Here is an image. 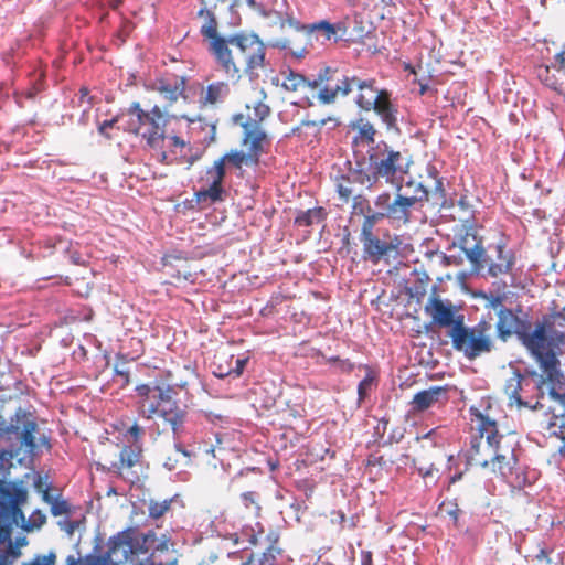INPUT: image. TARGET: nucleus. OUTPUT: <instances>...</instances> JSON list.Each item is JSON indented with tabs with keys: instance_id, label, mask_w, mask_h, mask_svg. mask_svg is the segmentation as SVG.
<instances>
[{
	"instance_id": "f257e3e1",
	"label": "nucleus",
	"mask_w": 565,
	"mask_h": 565,
	"mask_svg": "<svg viewBox=\"0 0 565 565\" xmlns=\"http://www.w3.org/2000/svg\"><path fill=\"white\" fill-rule=\"evenodd\" d=\"M413 160L395 150L384 140L370 146L366 154L356 159L351 170L353 180L367 189L374 188L381 180L392 185L396 193L406 186L404 177L409 173Z\"/></svg>"
},
{
	"instance_id": "f03ea898",
	"label": "nucleus",
	"mask_w": 565,
	"mask_h": 565,
	"mask_svg": "<svg viewBox=\"0 0 565 565\" xmlns=\"http://www.w3.org/2000/svg\"><path fill=\"white\" fill-rule=\"evenodd\" d=\"M406 188L414 186L412 195L395 193L394 198L388 192H383L374 199L376 212L365 215L361 235L373 234L374 226L382 218H387L393 225H405L411 222L412 209L428 201V190L420 182L409 179Z\"/></svg>"
},
{
	"instance_id": "7ed1b4c3",
	"label": "nucleus",
	"mask_w": 565,
	"mask_h": 565,
	"mask_svg": "<svg viewBox=\"0 0 565 565\" xmlns=\"http://www.w3.org/2000/svg\"><path fill=\"white\" fill-rule=\"evenodd\" d=\"M136 390L141 397L140 415L148 419L154 416L162 418L177 435L183 427L185 412L172 398L173 390L170 386L160 387L148 384L139 385Z\"/></svg>"
},
{
	"instance_id": "20e7f679",
	"label": "nucleus",
	"mask_w": 565,
	"mask_h": 565,
	"mask_svg": "<svg viewBox=\"0 0 565 565\" xmlns=\"http://www.w3.org/2000/svg\"><path fill=\"white\" fill-rule=\"evenodd\" d=\"M447 334L454 350L462 353L469 361L489 354L495 348L491 335V324L487 321H480L473 327L458 321L454 329L448 330Z\"/></svg>"
},
{
	"instance_id": "39448f33",
	"label": "nucleus",
	"mask_w": 565,
	"mask_h": 565,
	"mask_svg": "<svg viewBox=\"0 0 565 565\" xmlns=\"http://www.w3.org/2000/svg\"><path fill=\"white\" fill-rule=\"evenodd\" d=\"M479 435L471 437L470 448L467 450V461L471 466L487 468L490 461L501 462L507 456L501 452L500 441L502 435L498 434L497 423L479 414Z\"/></svg>"
},
{
	"instance_id": "423d86ee",
	"label": "nucleus",
	"mask_w": 565,
	"mask_h": 565,
	"mask_svg": "<svg viewBox=\"0 0 565 565\" xmlns=\"http://www.w3.org/2000/svg\"><path fill=\"white\" fill-rule=\"evenodd\" d=\"M200 17L205 15L206 21L201 26V34L210 40V51L214 55L216 62L221 65L227 77L233 81L239 79V68L234 62L232 51L226 47V39L217 32V21L214 13L205 7L198 12Z\"/></svg>"
},
{
	"instance_id": "0eeeda50",
	"label": "nucleus",
	"mask_w": 565,
	"mask_h": 565,
	"mask_svg": "<svg viewBox=\"0 0 565 565\" xmlns=\"http://www.w3.org/2000/svg\"><path fill=\"white\" fill-rule=\"evenodd\" d=\"M232 45L245 60V72L253 76L255 71L265 64V44L259 36L252 32H238L226 39V47Z\"/></svg>"
},
{
	"instance_id": "6e6552de",
	"label": "nucleus",
	"mask_w": 565,
	"mask_h": 565,
	"mask_svg": "<svg viewBox=\"0 0 565 565\" xmlns=\"http://www.w3.org/2000/svg\"><path fill=\"white\" fill-rule=\"evenodd\" d=\"M544 323V344L541 349L542 353L552 354L553 361L548 365H544L542 360L535 359L536 362L540 365V369L543 372L542 376V383H554V384H561L563 380V373L559 370V361L556 358L555 349L559 348L561 345H565V332L558 331V330H550L547 332V320L545 319L543 321Z\"/></svg>"
},
{
	"instance_id": "1a4fd4ad",
	"label": "nucleus",
	"mask_w": 565,
	"mask_h": 565,
	"mask_svg": "<svg viewBox=\"0 0 565 565\" xmlns=\"http://www.w3.org/2000/svg\"><path fill=\"white\" fill-rule=\"evenodd\" d=\"M513 333L527 349L534 359L542 360L544 365H548L553 361L552 354L542 353L545 338H544V323H536L534 330H531V323L526 318L518 316L516 326L513 328Z\"/></svg>"
},
{
	"instance_id": "9d476101",
	"label": "nucleus",
	"mask_w": 565,
	"mask_h": 565,
	"mask_svg": "<svg viewBox=\"0 0 565 565\" xmlns=\"http://www.w3.org/2000/svg\"><path fill=\"white\" fill-rule=\"evenodd\" d=\"M452 245L459 247L471 264V268L476 273L484 270L488 262V254L483 247L482 241L478 238L476 230L472 225L465 226V234L456 237Z\"/></svg>"
},
{
	"instance_id": "9b49d317",
	"label": "nucleus",
	"mask_w": 565,
	"mask_h": 565,
	"mask_svg": "<svg viewBox=\"0 0 565 565\" xmlns=\"http://www.w3.org/2000/svg\"><path fill=\"white\" fill-rule=\"evenodd\" d=\"M36 427V423L26 418V415L19 409L14 417H11L10 422H0V434L17 436L20 439L21 445L24 446L29 452H33L36 448L34 437Z\"/></svg>"
},
{
	"instance_id": "f8f14e48",
	"label": "nucleus",
	"mask_w": 565,
	"mask_h": 565,
	"mask_svg": "<svg viewBox=\"0 0 565 565\" xmlns=\"http://www.w3.org/2000/svg\"><path fill=\"white\" fill-rule=\"evenodd\" d=\"M424 309L430 316L431 323L440 328L454 329L458 321L465 322L463 315L456 313L450 303L435 296L429 297Z\"/></svg>"
},
{
	"instance_id": "ddd939ff",
	"label": "nucleus",
	"mask_w": 565,
	"mask_h": 565,
	"mask_svg": "<svg viewBox=\"0 0 565 565\" xmlns=\"http://www.w3.org/2000/svg\"><path fill=\"white\" fill-rule=\"evenodd\" d=\"M361 242L363 245V258L373 264H377L382 258L390 256L401 244L397 236H394L390 242H384L374 234L361 235Z\"/></svg>"
},
{
	"instance_id": "4468645a",
	"label": "nucleus",
	"mask_w": 565,
	"mask_h": 565,
	"mask_svg": "<svg viewBox=\"0 0 565 565\" xmlns=\"http://www.w3.org/2000/svg\"><path fill=\"white\" fill-rule=\"evenodd\" d=\"M182 429L173 434V447L163 459V467L168 471H178V476L184 475V470L191 466L194 454L188 449L180 440L179 435Z\"/></svg>"
},
{
	"instance_id": "2eb2a0df",
	"label": "nucleus",
	"mask_w": 565,
	"mask_h": 565,
	"mask_svg": "<svg viewBox=\"0 0 565 565\" xmlns=\"http://www.w3.org/2000/svg\"><path fill=\"white\" fill-rule=\"evenodd\" d=\"M494 249L497 253V260H493L488 255V262L484 266V275H488L492 278L510 274L515 263L514 254L512 250L507 249V245L502 239L494 245ZM480 274L483 275L482 271Z\"/></svg>"
},
{
	"instance_id": "dca6fc26",
	"label": "nucleus",
	"mask_w": 565,
	"mask_h": 565,
	"mask_svg": "<svg viewBox=\"0 0 565 565\" xmlns=\"http://www.w3.org/2000/svg\"><path fill=\"white\" fill-rule=\"evenodd\" d=\"M206 177L210 184L206 189H202L196 193L198 200L210 199L211 202L221 201L223 194L222 183L225 177L223 160H216L214 164L206 170Z\"/></svg>"
},
{
	"instance_id": "f3484780",
	"label": "nucleus",
	"mask_w": 565,
	"mask_h": 565,
	"mask_svg": "<svg viewBox=\"0 0 565 565\" xmlns=\"http://www.w3.org/2000/svg\"><path fill=\"white\" fill-rule=\"evenodd\" d=\"M377 102L371 107L385 125L388 131L399 132L397 124L398 109L391 100V93L382 89L377 96Z\"/></svg>"
},
{
	"instance_id": "a211bd4d",
	"label": "nucleus",
	"mask_w": 565,
	"mask_h": 565,
	"mask_svg": "<svg viewBox=\"0 0 565 565\" xmlns=\"http://www.w3.org/2000/svg\"><path fill=\"white\" fill-rule=\"evenodd\" d=\"M166 119L158 106H154L150 113H148V120H146L147 127L141 136L147 140L148 145L154 147L164 137Z\"/></svg>"
},
{
	"instance_id": "6ab92c4d",
	"label": "nucleus",
	"mask_w": 565,
	"mask_h": 565,
	"mask_svg": "<svg viewBox=\"0 0 565 565\" xmlns=\"http://www.w3.org/2000/svg\"><path fill=\"white\" fill-rule=\"evenodd\" d=\"M531 384V381L520 372H513L512 376L507 380L504 385V392L509 397L510 405L515 404L518 407H532L529 402L523 401L521 395Z\"/></svg>"
},
{
	"instance_id": "aec40b11",
	"label": "nucleus",
	"mask_w": 565,
	"mask_h": 565,
	"mask_svg": "<svg viewBox=\"0 0 565 565\" xmlns=\"http://www.w3.org/2000/svg\"><path fill=\"white\" fill-rule=\"evenodd\" d=\"M119 117L120 127L125 131L141 135V130L146 126V120H148V113L141 109L138 102H134L127 111L119 115Z\"/></svg>"
},
{
	"instance_id": "412c9836",
	"label": "nucleus",
	"mask_w": 565,
	"mask_h": 565,
	"mask_svg": "<svg viewBox=\"0 0 565 565\" xmlns=\"http://www.w3.org/2000/svg\"><path fill=\"white\" fill-rule=\"evenodd\" d=\"M375 84L376 81L374 78H360L358 83L356 89L359 90V94L355 97V104L364 111H371V107L375 105L379 99L377 96L382 89H379Z\"/></svg>"
},
{
	"instance_id": "4be33fe9",
	"label": "nucleus",
	"mask_w": 565,
	"mask_h": 565,
	"mask_svg": "<svg viewBox=\"0 0 565 565\" xmlns=\"http://www.w3.org/2000/svg\"><path fill=\"white\" fill-rule=\"evenodd\" d=\"M447 391L441 386H431L428 390L416 393L413 397V408L415 411H425L438 403L441 398L446 399Z\"/></svg>"
},
{
	"instance_id": "5701e85b",
	"label": "nucleus",
	"mask_w": 565,
	"mask_h": 565,
	"mask_svg": "<svg viewBox=\"0 0 565 565\" xmlns=\"http://www.w3.org/2000/svg\"><path fill=\"white\" fill-rule=\"evenodd\" d=\"M301 29L308 36L316 34L318 38L320 35L322 36L323 41L333 40V42H338L340 40L337 34L338 30L340 29V24L335 25L326 20L308 24L307 26H301Z\"/></svg>"
},
{
	"instance_id": "b1692460",
	"label": "nucleus",
	"mask_w": 565,
	"mask_h": 565,
	"mask_svg": "<svg viewBox=\"0 0 565 565\" xmlns=\"http://www.w3.org/2000/svg\"><path fill=\"white\" fill-rule=\"evenodd\" d=\"M518 316L511 309L500 308L498 311V321L495 323L497 332L502 341L513 333V328L516 326Z\"/></svg>"
},
{
	"instance_id": "393cba45",
	"label": "nucleus",
	"mask_w": 565,
	"mask_h": 565,
	"mask_svg": "<svg viewBox=\"0 0 565 565\" xmlns=\"http://www.w3.org/2000/svg\"><path fill=\"white\" fill-rule=\"evenodd\" d=\"M137 544L138 540L134 539L129 532L124 531L111 539L110 551L113 554H117L121 550L125 558H127L128 554L138 552Z\"/></svg>"
},
{
	"instance_id": "a878e982",
	"label": "nucleus",
	"mask_w": 565,
	"mask_h": 565,
	"mask_svg": "<svg viewBox=\"0 0 565 565\" xmlns=\"http://www.w3.org/2000/svg\"><path fill=\"white\" fill-rule=\"evenodd\" d=\"M46 521V516L40 511V510H35L31 516L29 518V520L26 521L25 520V516L23 515V519L22 520H17V523H12V524H4L3 522H1L2 525H0V527L4 531L3 527H12L13 525L15 526H21L23 527L25 531H33L35 529H40ZM8 536L6 539V541L9 539V532L8 530H6Z\"/></svg>"
},
{
	"instance_id": "bb28decb",
	"label": "nucleus",
	"mask_w": 565,
	"mask_h": 565,
	"mask_svg": "<svg viewBox=\"0 0 565 565\" xmlns=\"http://www.w3.org/2000/svg\"><path fill=\"white\" fill-rule=\"evenodd\" d=\"M353 128L358 129V136L353 139V143H367L369 147L376 145L375 142V135L376 129L375 127L367 120L360 119L358 124L353 125Z\"/></svg>"
},
{
	"instance_id": "cd10ccee",
	"label": "nucleus",
	"mask_w": 565,
	"mask_h": 565,
	"mask_svg": "<svg viewBox=\"0 0 565 565\" xmlns=\"http://www.w3.org/2000/svg\"><path fill=\"white\" fill-rule=\"evenodd\" d=\"M230 93V87L224 82L212 83L206 87L205 96L203 98L204 104L214 105L221 103Z\"/></svg>"
},
{
	"instance_id": "c85d7f7f",
	"label": "nucleus",
	"mask_w": 565,
	"mask_h": 565,
	"mask_svg": "<svg viewBox=\"0 0 565 565\" xmlns=\"http://www.w3.org/2000/svg\"><path fill=\"white\" fill-rule=\"evenodd\" d=\"M326 216L327 212L323 207H313L298 214L295 222L299 226H311L322 222Z\"/></svg>"
},
{
	"instance_id": "c756f323",
	"label": "nucleus",
	"mask_w": 565,
	"mask_h": 565,
	"mask_svg": "<svg viewBox=\"0 0 565 565\" xmlns=\"http://www.w3.org/2000/svg\"><path fill=\"white\" fill-rule=\"evenodd\" d=\"M269 539L271 544L262 554V557L257 561V565H276L277 556L280 555L281 550L276 545L278 539L276 534H270Z\"/></svg>"
},
{
	"instance_id": "7c9ffc66",
	"label": "nucleus",
	"mask_w": 565,
	"mask_h": 565,
	"mask_svg": "<svg viewBox=\"0 0 565 565\" xmlns=\"http://www.w3.org/2000/svg\"><path fill=\"white\" fill-rule=\"evenodd\" d=\"M289 44H290L289 40L280 38V39H273V40L268 41L267 45L270 47H274V49H278V50H288L289 54L297 60H300L306 56L307 49L305 46H298V47L292 49L289 46Z\"/></svg>"
},
{
	"instance_id": "2f4dec72",
	"label": "nucleus",
	"mask_w": 565,
	"mask_h": 565,
	"mask_svg": "<svg viewBox=\"0 0 565 565\" xmlns=\"http://www.w3.org/2000/svg\"><path fill=\"white\" fill-rule=\"evenodd\" d=\"M43 500L51 505V513L54 516L63 515L70 512L67 501L52 497L49 491L43 493Z\"/></svg>"
},
{
	"instance_id": "473e14b6",
	"label": "nucleus",
	"mask_w": 565,
	"mask_h": 565,
	"mask_svg": "<svg viewBox=\"0 0 565 565\" xmlns=\"http://www.w3.org/2000/svg\"><path fill=\"white\" fill-rule=\"evenodd\" d=\"M326 363L330 364L335 373H350L354 369V364L349 359H340L339 356H322Z\"/></svg>"
},
{
	"instance_id": "72a5a7b5",
	"label": "nucleus",
	"mask_w": 565,
	"mask_h": 565,
	"mask_svg": "<svg viewBox=\"0 0 565 565\" xmlns=\"http://www.w3.org/2000/svg\"><path fill=\"white\" fill-rule=\"evenodd\" d=\"M241 501H242L243 505L245 507V509L252 515H255V516L259 515L262 508L259 505L258 494L256 492H254V491L243 492L241 494Z\"/></svg>"
},
{
	"instance_id": "f704fd0d",
	"label": "nucleus",
	"mask_w": 565,
	"mask_h": 565,
	"mask_svg": "<svg viewBox=\"0 0 565 565\" xmlns=\"http://www.w3.org/2000/svg\"><path fill=\"white\" fill-rule=\"evenodd\" d=\"M365 370L366 375L358 385L359 402H362L367 396L376 379L375 373L369 366H365Z\"/></svg>"
},
{
	"instance_id": "c9c22d12",
	"label": "nucleus",
	"mask_w": 565,
	"mask_h": 565,
	"mask_svg": "<svg viewBox=\"0 0 565 565\" xmlns=\"http://www.w3.org/2000/svg\"><path fill=\"white\" fill-rule=\"evenodd\" d=\"M172 501L173 499L150 500L148 504L149 516L154 520L161 518L170 509Z\"/></svg>"
},
{
	"instance_id": "e433bc0d",
	"label": "nucleus",
	"mask_w": 565,
	"mask_h": 565,
	"mask_svg": "<svg viewBox=\"0 0 565 565\" xmlns=\"http://www.w3.org/2000/svg\"><path fill=\"white\" fill-rule=\"evenodd\" d=\"M360 78L356 76H348L343 75L341 79H338V84L335 85V92L338 95L347 96L349 95L353 88L358 87Z\"/></svg>"
},
{
	"instance_id": "4c0bfd02",
	"label": "nucleus",
	"mask_w": 565,
	"mask_h": 565,
	"mask_svg": "<svg viewBox=\"0 0 565 565\" xmlns=\"http://www.w3.org/2000/svg\"><path fill=\"white\" fill-rule=\"evenodd\" d=\"M249 157L246 156L243 151L232 150L231 152L224 154L218 160H223V167L226 164H232L235 168H241L244 163H247Z\"/></svg>"
},
{
	"instance_id": "58836bf2",
	"label": "nucleus",
	"mask_w": 565,
	"mask_h": 565,
	"mask_svg": "<svg viewBox=\"0 0 565 565\" xmlns=\"http://www.w3.org/2000/svg\"><path fill=\"white\" fill-rule=\"evenodd\" d=\"M307 83V78L298 74L294 71H290L289 74L285 77L282 82V87L286 90L296 92L299 87L303 86Z\"/></svg>"
},
{
	"instance_id": "ea45409f",
	"label": "nucleus",
	"mask_w": 565,
	"mask_h": 565,
	"mask_svg": "<svg viewBox=\"0 0 565 565\" xmlns=\"http://www.w3.org/2000/svg\"><path fill=\"white\" fill-rule=\"evenodd\" d=\"M140 452L131 446H126L121 449L119 458L121 465L127 468L134 467L139 461Z\"/></svg>"
},
{
	"instance_id": "a19ab883",
	"label": "nucleus",
	"mask_w": 565,
	"mask_h": 565,
	"mask_svg": "<svg viewBox=\"0 0 565 565\" xmlns=\"http://www.w3.org/2000/svg\"><path fill=\"white\" fill-rule=\"evenodd\" d=\"M504 455L507 456V459L501 460V462L490 461V463L492 465V470L494 472H499L502 476L510 473L512 471L513 463L515 462L513 451L510 452V456H508L507 454Z\"/></svg>"
},
{
	"instance_id": "79ce46f5",
	"label": "nucleus",
	"mask_w": 565,
	"mask_h": 565,
	"mask_svg": "<svg viewBox=\"0 0 565 565\" xmlns=\"http://www.w3.org/2000/svg\"><path fill=\"white\" fill-rule=\"evenodd\" d=\"M160 93L164 99L172 103L179 98L181 95V89L178 86L162 85L160 87Z\"/></svg>"
},
{
	"instance_id": "37998d69",
	"label": "nucleus",
	"mask_w": 565,
	"mask_h": 565,
	"mask_svg": "<svg viewBox=\"0 0 565 565\" xmlns=\"http://www.w3.org/2000/svg\"><path fill=\"white\" fill-rule=\"evenodd\" d=\"M439 509L441 513H446L454 521V523L457 524L460 512L457 503L444 502Z\"/></svg>"
},
{
	"instance_id": "c03bdc74",
	"label": "nucleus",
	"mask_w": 565,
	"mask_h": 565,
	"mask_svg": "<svg viewBox=\"0 0 565 565\" xmlns=\"http://www.w3.org/2000/svg\"><path fill=\"white\" fill-rule=\"evenodd\" d=\"M55 553L50 552L47 555H36L31 562L24 563V565H55Z\"/></svg>"
},
{
	"instance_id": "a18cd8bd",
	"label": "nucleus",
	"mask_w": 565,
	"mask_h": 565,
	"mask_svg": "<svg viewBox=\"0 0 565 565\" xmlns=\"http://www.w3.org/2000/svg\"><path fill=\"white\" fill-rule=\"evenodd\" d=\"M338 97V93L335 92V88H328L324 87L320 89L318 94V99L320 103L328 105L334 103L335 98Z\"/></svg>"
},
{
	"instance_id": "49530a36",
	"label": "nucleus",
	"mask_w": 565,
	"mask_h": 565,
	"mask_svg": "<svg viewBox=\"0 0 565 565\" xmlns=\"http://www.w3.org/2000/svg\"><path fill=\"white\" fill-rule=\"evenodd\" d=\"M269 107L266 104L258 102L254 107L255 121L264 120L269 115Z\"/></svg>"
},
{
	"instance_id": "de8ad7c7",
	"label": "nucleus",
	"mask_w": 565,
	"mask_h": 565,
	"mask_svg": "<svg viewBox=\"0 0 565 565\" xmlns=\"http://www.w3.org/2000/svg\"><path fill=\"white\" fill-rule=\"evenodd\" d=\"M551 318L553 319V324H556L558 327L565 326V307L551 315Z\"/></svg>"
},
{
	"instance_id": "09e8293b",
	"label": "nucleus",
	"mask_w": 565,
	"mask_h": 565,
	"mask_svg": "<svg viewBox=\"0 0 565 565\" xmlns=\"http://www.w3.org/2000/svg\"><path fill=\"white\" fill-rule=\"evenodd\" d=\"M128 434L132 437L134 443H137L138 439L142 436L143 429L138 425L134 424L129 429Z\"/></svg>"
},
{
	"instance_id": "8fccbe9b",
	"label": "nucleus",
	"mask_w": 565,
	"mask_h": 565,
	"mask_svg": "<svg viewBox=\"0 0 565 565\" xmlns=\"http://www.w3.org/2000/svg\"><path fill=\"white\" fill-rule=\"evenodd\" d=\"M247 363V359H241V358H237L235 360V367L232 369V372L236 375V376H239L245 367Z\"/></svg>"
},
{
	"instance_id": "3c124183",
	"label": "nucleus",
	"mask_w": 565,
	"mask_h": 565,
	"mask_svg": "<svg viewBox=\"0 0 565 565\" xmlns=\"http://www.w3.org/2000/svg\"><path fill=\"white\" fill-rule=\"evenodd\" d=\"M116 122L120 125V117L117 116L110 120H105L103 124H100L98 130L100 134H105V130L108 128H111Z\"/></svg>"
},
{
	"instance_id": "603ef678",
	"label": "nucleus",
	"mask_w": 565,
	"mask_h": 565,
	"mask_svg": "<svg viewBox=\"0 0 565 565\" xmlns=\"http://www.w3.org/2000/svg\"><path fill=\"white\" fill-rule=\"evenodd\" d=\"M115 373L122 379L124 384H127L129 382V372L126 369L116 365Z\"/></svg>"
},
{
	"instance_id": "864d4df0",
	"label": "nucleus",
	"mask_w": 565,
	"mask_h": 565,
	"mask_svg": "<svg viewBox=\"0 0 565 565\" xmlns=\"http://www.w3.org/2000/svg\"><path fill=\"white\" fill-rule=\"evenodd\" d=\"M361 564L360 565H372V553L370 551H362L360 554Z\"/></svg>"
},
{
	"instance_id": "5fc2aeb1",
	"label": "nucleus",
	"mask_w": 565,
	"mask_h": 565,
	"mask_svg": "<svg viewBox=\"0 0 565 565\" xmlns=\"http://www.w3.org/2000/svg\"><path fill=\"white\" fill-rule=\"evenodd\" d=\"M330 73H331L330 67H324L322 71H320V73L318 74V79L320 81V83L330 81L331 79Z\"/></svg>"
},
{
	"instance_id": "6e6d98bb",
	"label": "nucleus",
	"mask_w": 565,
	"mask_h": 565,
	"mask_svg": "<svg viewBox=\"0 0 565 565\" xmlns=\"http://www.w3.org/2000/svg\"><path fill=\"white\" fill-rule=\"evenodd\" d=\"M338 192L340 194L341 198L348 200L351 194H352V191L349 186H345V185H342V184H339L338 185Z\"/></svg>"
},
{
	"instance_id": "4d7b16f0",
	"label": "nucleus",
	"mask_w": 565,
	"mask_h": 565,
	"mask_svg": "<svg viewBox=\"0 0 565 565\" xmlns=\"http://www.w3.org/2000/svg\"><path fill=\"white\" fill-rule=\"evenodd\" d=\"M502 305V297L500 296H491V298L489 299V307L493 308V309H497V308H502L501 307Z\"/></svg>"
},
{
	"instance_id": "13d9d810",
	"label": "nucleus",
	"mask_w": 565,
	"mask_h": 565,
	"mask_svg": "<svg viewBox=\"0 0 565 565\" xmlns=\"http://www.w3.org/2000/svg\"><path fill=\"white\" fill-rule=\"evenodd\" d=\"M334 516L335 518L332 519L333 523L342 524L344 522V520H345V515L342 512L334 513Z\"/></svg>"
},
{
	"instance_id": "bf43d9fd",
	"label": "nucleus",
	"mask_w": 565,
	"mask_h": 565,
	"mask_svg": "<svg viewBox=\"0 0 565 565\" xmlns=\"http://www.w3.org/2000/svg\"><path fill=\"white\" fill-rule=\"evenodd\" d=\"M263 136H264L263 134H259V135H256L253 137V140H252L253 149H257L259 147Z\"/></svg>"
},
{
	"instance_id": "052dcab7",
	"label": "nucleus",
	"mask_w": 565,
	"mask_h": 565,
	"mask_svg": "<svg viewBox=\"0 0 565 565\" xmlns=\"http://www.w3.org/2000/svg\"><path fill=\"white\" fill-rule=\"evenodd\" d=\"M320 84H321V83H320V81H319V79H318V77H317V78H316V79H313V81H308V79H307V83H306L303 86H308L309 88L315 89V88H317Z\"/></svg>"
},
{
	"instance_id": "680f3d73",
	"label": "nucleus",
	"mask_w": 565,
	"mask_h": 565,
	"mask_svg": "<svg viewBox=\"0 0 565 565\" xmlns=\"http://www.w3.org/2000/svg\"><path fill=\"white\" fill-rule=\"evenodd\" d=\"M435 191L444 193V184H443V180L441 179H436Z\"/></svg>"
},
{
	"instance_id": "e2e57ef3",
	"label": "nucleus",
	"mask_w": 565,
	"mask_h": 565,
	"mask_svg": "<svg viewBox=\"0 0 565 565\" xmlns=\"http://www.w3.org/2000/svg\"><path fill=\"white\" fill-rule=\"evenodd\" d=\"M326 122H327L326 119H321L319 121H315V120H312V121H303V124L307 125V126H324Z\"/></svg>"
},
{
	"instance_id": "0e129e2a",
	"label": "nucleus",
	"mask_w": 565,
	"mask_h": 565,
	"mask_svg": "<svg viewBox=\"0 0 565 565\" xmlns=\"http://www.w3.org/2000/svg\"><path fill=\"white\" fill-rule=\"evenodd\" d=\"M433 469H434V468H433V466H430V467H429V468H427V469L419 468V469H418V471H419V473H420L424 478H426V477H428V476H430V475H431Z\"/></svg>"
},
{
	"instance_id": "69168bd1",
	"label": "nucleus",
	"mask_w": 565,
	"mask_h": 565,
	"mask_svg": "<svg viewBox=\"0 0 565 565\" xmlns=\"http://www.w3.org/2000/svg\"><path fill=\"white\" fill-rule=\"evenodd\" d=\"M78 559L74 555H68L66 558V565H77Z\"/></svg>"
},
{
	"instance_id": "338daca9",
	"label": "nucleus",
	"mask_w": 565,
	"mask_h": 565,
	"mask_svg": "<svg viewBox=\"0 0 565 565\" xmlns=\"http://www.w3.org/2000/svg\"><path fill=\"white\" fill-rule=\"evenodd\" d=\"M458 205H459L460 209L467 210L468 209V202H467L466 198H460L458 200Z\"/></svg>"
},
{
	"instance_id": "774afa93",
	"label": "nucleus",
	"mask_w": 565,
	"mask_h": 565,
	"mask_svg": "<svg viewBox=\"0 0 565 565\" xmlns=\"http://www.w3.org/2000/svg\"><path fill=\"white\" fill-rule=\"evenodd\" d=\"M242 565H256L253 554H250L248 558L242 563Z\"/></svg>"
}]
</instances>
